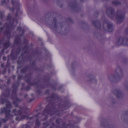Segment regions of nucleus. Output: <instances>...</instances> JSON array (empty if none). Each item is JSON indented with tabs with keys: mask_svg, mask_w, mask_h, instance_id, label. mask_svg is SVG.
<instances>
[{
	"mask_svg": "<svg viewBox=\"0 0 128 128\" xmlns=\"http://www.w3.org/2000/svg\"><path fill=\"white\" fill-rule=\"evenodd\" d=\"M112 128V125L110 126H108V128Z\"/></svg>",
	"mask_w": 128,
	"mask_h": 128,
	"instance_id": "obj_13",
	"label": "nucleus"
},
{
	"mask_svg": "<svg viewBox=\"0 0 128 128\" xmlns=\"http://www.w3.org/2000/svg\"><path fill=\"white\" fill-rule=\"evenodd\" d=\"M106 14L108 16H112V9H108L106 10Z\"/></svg>",
	"mask_w": 128,
	"mask_h": 128,
	"instance_id": "obj_8",
	"label": "nucleus"
},
{
	"mask_svg": "<svg viewBox=\"0 0 128 128\" xmlns=\"http://www.w3.org/2000/svg\"><path fill=\"white\" fill-rule=\"evenodd\" d=\"M113 94H114V91L113 90Z\"/></svg>",
	"mask_w": 128,
	"mask_h": 128,
	"instance_id": "obj_17",
	"label": "nucleus"
},
{
	"mask_svg": "<svg viewBox=\"0 0 128 128\" xmlns=\"http://www.w3.org/2000/svg\"><path fill=\"white\" fill-rule=\"evenodd\" d=\"M7 20H10V16L8 17Z\"/></svg>",
	"mask_w": 128,
	"mask_h": 128,
	"instance_id": "obj_14",
	"label": "nucleus"
},
{
	"mask_svg": "<svg viewBox=\"0 0 128 128\" xmlns=\"http://www.w3.org/2000/svg\"><path fill=\"white\" fill-rule=\"evenodd\" d=\"M6 108H4L3 109L1 110L2 112H5L6 116L7 118H10V108H12V104H10V103L8 102V104H6Z\"/></svg>",
	"mask_w": 128,
	"mask_h": 128,
	"instance_id": "obj_4",
	"label": "nucleus"
},
{
	"mask_svg": "<svg viewBox=\"0 0 128 128\" xmlns=\"http://www.w3.org/2000/svg\"><path fill=\"white\" fill-rule=\"evenodd\" d=\"M114 94L117 98H121L124 96V93L120 90H116Z\"/></svg>",
	"mask_w": 128,
	"mask_h": 128,
	"instance_id": "obj_5",
	"label": "nucleus"
},
{
	"mask_svg": "<svg viewBox=\"0 0 128 128\" xmlns=\"http://www.w3.org/2000/svg\"><path fill=\"white\" fill-rule=\"evenodd\" d=\"M109 79H110V80H112V79L110 78V76H109Z\"/></svg>",
	"mask_w": 128,
	"mask_h": 128,
	"instance_id": "obj_16",
	"label": "nucleus"
},
{
	"mask_svg": "<svg viewBox=\"0 0 128 128\" xmlns=\"http://www.w3.org/2000/svg\"><path fill=\"white\" fill-rule=\"evenodd\" d=\"M125 32L126 34H128V28H126V30H125Z\"/></svg>",
	"mask_w": 128,
	"mask_h": 128,
	"instance_id": "obj_9",
	"label": "nucleus"
},
{
	"mask_svg": "<svg viewBox=\"0 0 128 128\" xmlns=\"http://www.w3.org/2000/svg\"><path fill=\"white\" fill-rule=\"evenodd\" d=\"M22 30V28H20V27H18V30Z\"/></svg>",
	"mask_w": 128,
	"mask_h": 128,
	"instance_id": "obj_12",
	"label": "nucleus"
},
{
	"mask_svg": "<svg viewBox=\"0 0 128 128\" xmlns=\"http://www.w3.org/2000/svg\"><path fill=\"white\" fill-rule=\"evenodd\" d=\"M16 100H18V99H16Z\"/></svg>",
	"mask_w": 128,
	"mask_h": 128,
	"instance_id": "obj_21",
	"label": "nucleus"
},
{
	"mask_svg": "<svg viewBox=\"0 0 128 128\" xmlns=\"http://www.w3.org/2000/svg\"><path fill=\"white\" fill-rule=\"evenodd\" d=\"M125 15L124 13L120 12V11H118L116 14V20H117V22L118 24H120V22H122L124 20Z\"/></svg>",
	"mask_w": 128,
	"mask_h": 128,
	"instance_id": "obj_2",
	"label": "nucleus"
},
{
	"mask_svg": "<svg viewBox=\"0 0 128 128\" xmlns=\"http://www.w3.org/2000/svg\"><path fill=\"white\" fill-rule=\"evenodd\" d=\"M114 9H113V10H112V12H114Z\"/></svg>",
	"mask_w": 128,
	"mask_h": 128,
	"instance_id": "obj_18",
	"label": "nucleus"
},
{
	"mask_svg": "<svg viewBox=\"0 0 128 128\" xmlns=\"http://www.w3.org/2000/svg\"><path fill=\"white\" fill-rule=\"evenodd\" d=\"M6 2V0H3L2 1V4H4Z\"/></svg>",
	"mask_w": 128,
	"mask_h": 128,
	"instance_id": "obj_10",
	"label": "nucleus"
},
{
	"mask_svg": "<svg viewBox=\"0 0 128 128\" xmlns=\"http://www.w3.org/2000/svg\"><path fill=\"white\" fill-rule=\"evenodd\" d=\"M12 112L15 114V116H17V117L16 118V120L20 121L24 118H28V115L22 116V112L20 110H16L15 109L13 110Z\"/></svg>",
	"mask_w": 128,
	"mask_h": 128,
	"instance_id": "obj_1",
	"label": "nucleus"
},
{
	"mask_svg": "<svg viewBox=\"0 0 128 128\" xmlns=\"http://www.w3.org/2000/svg\"><path fill=\"white\" fill-rule=\"evenodd\" d=\"M120 46H128V38L126 37H120L118 40Z\"/></svg>",
	"mask_w": 128,
	"mask_h": 128,
	"instance_id": "obj_3",
	"label": "nucleus"
},
{
	"mask_svg": "<svg viewBox=\"0 0 128 128\" xmlns=\"http://www.w3.org/2000/svg\"><path fill=\"white\" fill-rule=\"evenodd\" d=\"M14 0H12V4H14Z\"/></svg>",
	"mask_w": 128,
	"mask_h": 128,
	"instance_id": "obj_15",
	"label": "nucleus"
},
{
	"mask_svg": "<svg viewBox=\"0 0 128 128\" xmlns=\"http://www.w3.org/2000/svg\"><path fill=\"white\" fill-rule=\"evenodd\" d=\"M11 28H12V27Z\"/></svg>",
	"mask_w": 128,
	"mask_h": 128,
	"instance_id": "obj_20",
	"label": "nucleus"
},
{
	"mask_svg": "<svg viewBox=\"0 0 128 128\" xmlns=\"http://www.w3.org/2000/svg\"><path fill=\"white\" fill-rule=\"evenodd\" d=\"M2 122H6V120H4V119H2Z\"/></svg>",
	"mask_w": 128,
	"mask_h": 128,
	"instance_id": "obj_11",
	"label": "nucleus"
},
{
	"mask_svg": "<svg viewBox=\"0 0 128 128\" xmlns=\"http://www.w3.org/2000/svg\"><path fill=\"white\" fill-rule=\"evenodd\" d=\"M112 4H116V6H120L122 4V2L118 0H116L115 1H112Z\"/></svg>",
	"mask_w": 128,
	"mask_h": 128,
	"instance_id": "obj_7",
	"label": "nucleus"
},
{
	"mask_svg": "<svg viewBox=\"0 0 128 128\" xmlns=\"http://www.w3.org/2000/svg\"><path fill=\"white\" fill-rule=\"evenodd\" d=\"M56 24H55V26H54L55 28H56Z\"/></svg>",
	"mask_w": 128,
	"mask_h": 128,
	"instance_id": "obj_19",
	"label": "nucleus"
},
{
	"mask_svg": "<svg viewBox=\"0 0 128 128\" xmlns=\"http://www.w3.org/2000/svg\"><path fill=\"white\" fill-rule=\"evenodd\" d=\"M88 78H90V80L92 82L96 83V82H98V80L96 78V77H94V76L93 75L89 76Z\"/></svg>",
	"mask_w": 128,
	"mask_h": 128,
	"instance_id": "obj_6",
	"label": "nucleus"
}]
</instances>
